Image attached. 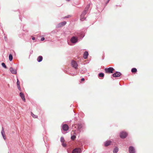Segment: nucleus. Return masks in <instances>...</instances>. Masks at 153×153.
Wrapping results in <instances>:
<instances>
[{
  "mask_svg": "<svg viewBox=\"0 0 153 153\" xmlns=\"http://www.w3.org/2000/svg\"><path fill=\"white\" fill-rule=\"evenodd\" d=\"M17 87L19 86H20V82H19V80H18V79H17Z\"/></svg>",
  "mask_w": 153,
  "mask_h": 153,
  "instance_id": "24",
  "label": "nucleus"
},
{
  "mask_svg": "<svg viewBox=\"0 0 153 153\" xmlns=\"http://www.w3.org/2000/svg\"><path fill=\"white\" fill-rule=\"evenodd\" d=\"M111 142L109 141H107L106 142H105V146H107L109 145L111 143Z\"/></svg>",
  "mask_w": 153,
  "mask_h": 153,
  "instance_id": "16",
  "label": "nucleus"
},
{
  "mask_svg": "<svg viewBox=\"0 0 153 153\" xmlns=\"http://www.w3.org/2000/svg\"><path fill=\"white\" fill-rule=\"evenodd\" d=\"M66 0L68 1H70V0Z\"/></svg>",
  "mask_w": 153,
  "mask_h": 153,
  "instance_id": "33",
  "label": "nucleus"
},
{
  "mask_svg": "<svg viewBox=\"0 0 153 153\" xmlns=\"http://www.w3.org/2000/svg\"><path fill=\"white\" fill-rule=\"evenodd\" d=\"M9 70L11 73L12 74H16L17 73L16 70L13 69L12 67L10 68Z\"/></svg>",
  "mask_w": 153,
  "mask_h": 153,
  "instance_id": "10",
  "label": "nucleus"
},
{
  "mask_svg": "<svg viewBox=\"0 0 153 153\" xmlns=\"http://www.w3.org/2000/svg\"><path fill=\"white\" fill-rule=\"evenodd\" d=\"M114 69L112 67H110L108 68H106L105 69V73H112Z\"/></svg>",
  "mask_w": 153,
  "mask_h": 153,
  "instance_id": "1",
  "label": "nucleus"
},
{
  "mask_svg": "<svg viewBox=\"0 0 153 153\" xmlns=\"http://www.w3.org/2000/svg\"><path fill=\"white\" fill-rule=\"evenodd\" d=\"M62 145L63 146L65 147L66 146V144L65 143H62Z\"/></svg>",
  "mask_w": 153,
  "mask_h": 153,
  "instance_id": "27",
  "label": "nucleus"
},
{
  "mask_svg": "<svg viewBox=\"0 0 153 153\" xmlns=\"http://www.w3.org/2000/svg\"><path fill=\"white\" fill-rule=\"evenodd\" d=\"M9 59L10 61H11L13 59V56L11 54H10L9 56Z\"/></svg>",
  "mask_w": 153,
  "mask_h": 153,
  "instance_id": "22",
  "label": "nucleus"
},
{
  "mask_svg": "<svg viewBox=\"0 0 153 153\" xmlns=\"http://www.w3.org/2000/svg\"><path fill=\"white\" fill-rule=\"evenodd\" d=\"M127 135V134L126 132L122 131L120 133V137L122 138H126Z\"/></svg>",
  "mask_w": 153,
  "mask_h": 153,
  "instance_id": "3",
  "label": "nucleus"
},
{
  "mask_svg": "<svg viewBox=\"0 0 153 153\" xmlns=\"http://www.w3.org/2000/svg\"><path fill=\"white\" fill-rule=\"evenodd\" d=\"M66 23V22L65 21H64L60 23H59L58 25V27H61L64 25H65Z\"/></svg>",
  "mask_w": 153,
  "mask_h": 153,
  "instance_id": "12",
  "label": "nucleus"
},
{
  "mask_svg": "<svg viewBox=\"0 0 153 153\" xmlns=\"http://www.w3.org/2000/svg\"><path fill=\"white\" fill-rule=\"evenodd\" d=\"M129 153H135V149L133 146H131L129 147Z\"/></svg>",
  "mask_w": 153,
  "mask_h": 153,
  "instance_id": "6",
  "label": "nucleus"
},
{
  "mask_svg": "<svg viewBox=\"0 0 153 153\" xmlns=\"http://www.w3.org/2000/svg\"><path fill=\"white\" fill-rule=\"evenodd\" d=\"M99 76L100 77H103L104 76V74L102 73H100L99 74Z\"/></svg>",
  "mask_w": 153,
  "mask_h": 153,
  "instance_id": "23",
  "label": "nucleus"
},
{
  "mask_svg": "<svg viewBox=\"0 0 153 153\" xmlns=\"http://www.w3.org/2000/svg\"><path fill=\"white\" fill-rule=\"evenodd\" d=\"M132 73H136L137 71V69L135 68H133L131 70Z\"/></svg>",
  "mask_w": 153,
  "mask_h": 153,
  "instance_id": "21",
  "label": "nucleus"
},
{
  "mask_svg": "<svg viewBox=\"0 0 153 153\" xmlns=\"http://www.w3.org/2000/svg\"><path fill=\"white\" fill-rule=\"evenodd\" d=\"M80 152L81 149L78 148L74 149L72 152V153H80Z\"/></svg>",
  "mask_w": 153,
  "mask_h": 153,
  "instance_id": "7",
  "label": "nucleus"
},
{
  "mask_svg": "<svg viewBox=\"0 0 153 153\" xmlns=\"http://www.w3.org/2000/svg\"><path fill=\"white\" fill-rule=\"evenodd\" d=\"M43 59L42 57V56H39L37 58V60L39 62H41Z\"/></svg>",
  "mask_w": 153,
  "mask_h": 153,
  "instance_id": "18",
  "label": "nucleus"
},
{
  "mask_svg": "<svg viewBox=\"0 0 153 153\" xmlns=\"http://www.w3.org/2000/svg\"><path fill=\"white\" fill-rule=\"evenodd\" d=\"M89 7V6H87L86 8H85V9H86L87 10H88V8Z\"/></svg>",
  "mask_w": 153,
  "mask_h": 153,
  "instance_id": "30",
  "label": "nucleus"
},
{
  "mask_svg": "<svg viewBox=\"0 0 153 153\" xmlns=\"http://www.w3.org/2000/svg\"><path fill=\"white\" fill-rule=\"evenodd\" d=\"M72 131L74 133V135H73L72 136H71V139L72 140H74L76 137V134L74 131L73 130Z\"/></svg>",
  "mask_w": 153,
  "mask_h": 153,
  "instance_id": "17",
  "label": "nucleus"
},
{
  "mask_svg": "<svg viewBox=\"0 0 153 153\" xmlns=\"http://www.w3.org/2000/svg\"><path fill=\"white\" fill-rule=\"evenodd\" d=\"M31 114L33 117L34 118H38V116L34 114L32 112L31 113Z\"/></svg>",
  "mask_w": 153,
  "mask_h": 153,
  "instance_id": "20",
  "label": "nucleus"
},
{
  "mask_svg": "<svg viewBox=\"0 0 153 153\" xmlns=\"http://www.w3.org/2000/svg\"><path fill=\"white\" fill-rule=\"evenodd\" d=\"M84 80H85V79L84 78H82L81 79V81H84Z\"/></svg>",
  "mask_w": 153,
  "mask_h": 153,
  "instance_id": "31",
  "label": "nucleus"
},
{
  "mask_svg": "<svg viewBox=\"0 0 153 153\" xmlns=\"http://www.w3.org/2000/svg\"><path fill=\"white\" fill-rule=\"evenodd\" d=\"M86 10H85L83 11V12L82 13L81 15L80 20L81 21H83L85 20V16L86 14Z\"/></svg>",
  "mask_w": 153,
  "mask_h": 153,
  "instance_id": "2",
  "label": "nucleus"
},
{
  "mask_svg": "<svg viewBox=\"0 0 153 153\" xmlns=\"http://www.w3.org/2000/svg\"><path fill=\"white\" fill-rule=\"evenodd\" d=\"M62 128L64 131H67L68 130L69 127L67 124H65L62 126Z\"/></svg>",
  "mask_w": 153,
  "mask_h": 153,
  "instance_id": "9",
  "label": "nucleus"
},
{
  "mask_svg": "<svg viewBox=\"0 0 153 153\" xmlns=\"http://www.w3.org/2000/svg\"><path fill=\"white\" fill-rule=\"evenodd\" d=\"M88 53L87 51L85 52L83 54V58L85 59H86L87 58L88 56Z\"/></svg>",
  "mask_w": 153,
  "mask_h": 153,
  "instance_id": "15",
  "label": "nucleus"
},
{
  "mask_svg": "<svg viewBox=\"0 0 153 153\" xmlns=\"http://www.w3.org/2000/svg\"><path fill=\"white\" fill-rule=\"evenodd\" d=\"M109 0H108V1H109Z\"/></svg>",
  "mask_w": 153,
  "mask_h": 153,
  "instance_id": "34",
  "label": "nucleus"
},
{
  "mask_svg": "<svg viewBox=\"0 0 153 153\" xmlns=\"http://www.w3.org/2000/svg\"><path fill=\"white\" fill-rule=\"evenodd\" d=\"M20 96L21 97L22 99V100L24 101V102H25V96L23 93H22L21 92L20 93Z\"/></svg>",
  "mask_w": 153,
  "mask_h": 153,
  "instance_id": "13",
  "label": "nucleus"
},
{
  "mask_svg": "<svg viewBox=\"0 0 153 153\" xmlns=\"http://www.w3.org/2000/svg\"><path fill=\"white\" fill-rule=\"evenodd\" d=\"M77 127L78 130L79 131V132H80V130L82 128V125H81V124L78 125H76V124H74V125H73V126H72V127L73 128L74 127V128H76V127Z\"/></svg>",
  "mask_w": 153,
  "mask_h": 153,
  "instance_id": "8",
  "label": "nucleus"
},
{
  "mask_svg": "<svg viewBox=\"0 0 153 153\" xmlns=\"http://www.w3.org/2000/svg\"><path fill=\"white\" fill-rule=\"evenodd\" d=\"M45 39V38L44 37H42L41 38V41H43Z\"/></svg>",
  "mask_w": 153,
  "mask_h": 153,
  "instance_id": "29",
  "label": "nucleus"
},
{
  "mask_svg": "<svg viewBox=\"0 0 153 153\" xmlns=\"http://www.w3.org/2000/svg\"><path fill=\"white\" fill-rule=\"evenodd\" d=\"M77 41V38L76 36H73L71 39V42L72 43H75Z\"/></svg>",
  "mask_w": 153,
  "mask_h": 153,
  "instance_id": "5",
  "label": "nucleus"
},
{
  "mask_svg": "<svg viewBox=\"0 0 153 153\" xmlns=\"http://www.w3.org/2000/svg\"><path fill=\"white\" fill-rule=\"evenodd\" d=\"M18 89L20 91H21V88H20V86H19L17 87Z\"/></svg>",
  "mask_w": 153,
  "mask_h": 153,
  "instance_id": "28",
  "label": "nucleus"
},
{
  "mask_svg": "<svg viewBox=\"0 0 153 153\" xmlns=\"http://www.w3.org/2000/svg\"><path fill=\"white\" fill-rule=\"evenodd\" d=\"M71 64L72 67H74L75 69H76L77 68L78 64L75 61L72 60L71 61Z\"/></svg>",
  "mask_w": 153,
  "mask_h": 153,
  "instance_id": "4",
  "label": "nucleus"
},
{
  "mask_svg": "<svg viewBox=\"0 0 153 153\" xmlns=\"http://www.w3.org/2000/svg\"><path fill=\"white\" fill-rule=\"evenodd\" d=\"M1 133L3 136L4 139L5 140L6 139V137L4 134L5 132L4 131V129L3 127L2 128V131H1Z\"/></svg>",
  "mask_w": 153,
  "mask_h": 153,
  "instance_id": "14",
  "label": "nucleus"
},
{
  "mask_svg": "<svg viewBox=\"0 0 153 153\" xmlns=\"http://www.w3.org/2000/svg\"><path fill=\"white\" fill-rule=\"evenodd\" d=\"M1 65H2L5 68H7V67H6V65H5V63L4 62H3L1 64Z\"/></svg>",
  "mask_w": 153,
  "mask_h": 153,
  "instance_id": "26",
  "label": "nucleus"
},
{
  "mask_svg": "<svg viewBox=\"0 0 153 153\" xmlns=\"http://www.w3.org/2000/svg\"><path fill=\"white\" fill-rule=\"evenodd\" d=\"M121 74L120 72H117L113 74V76L114 77H118L120 76Z\"/></svg>",
  "mask_w": 153,
  "mask_h": 153,
  "instance_id": "11",
  "label": "nucleus"
},
{
  "mask_svg": "<svg viewBox=\"0 0 153 153\" xmlns=\"http://www.w3.org/2000/svg\"><path fill=\"white\" fill-rule=\"evenodd\" d=\"M32 39L33 40H34L35 39V38L34 37H33L32 38Z\"/></svg>",
  "mask_w": 153,
  "mask_h": 153,
  "instance_id": "32",
  "label": "nucleus"
},
{
  "mask_svg": "<svg viewBox=\"0 0 153 153\" xmlns=\"http://www.w3.org/2000/svg\"><path fill=\"white\" fill-rule=\"evenodd\" d=\"M62 143H64L65 140L63 137H61L60 139Z\"/></svg>",
  "mask_w": 153,
  "mask_h": 153,
  "instance_id": "25",
  "label": "nucleus"
},
{
  "mask_svg": "<svg viewBox=\"0 0 153 153\" xmlns=\"http://www.w3.org/2000/svg\"><path fill=\"white\" fill-rule=\"evenodd\" d=\"M118 151V149L117 147H116L114 148L113 150V153H117Z\"/></svg>",
  "mask_w": 153,
  "mask_h": 153,
  "instance_id": "19",
  "label": "nucleus"
}]
</instances>
